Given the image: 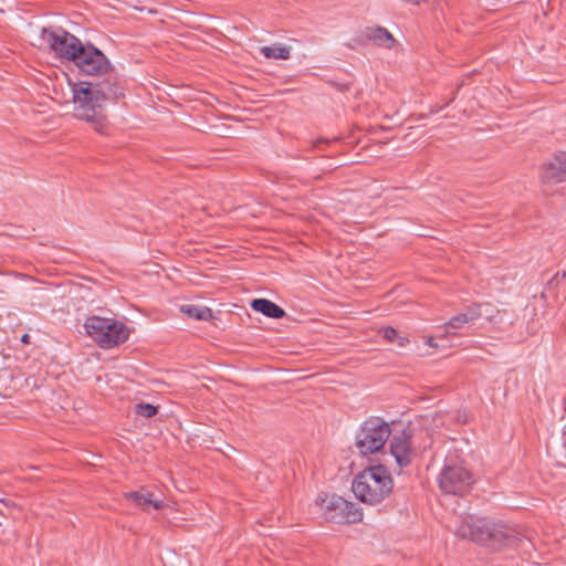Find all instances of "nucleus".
<instances>
[{"label": "nucleus", "mask_w": 566, "mask_h": 566, "mask_svg": "<svg viewBox=\"0 0 566 566\" xmlns=\"http://www.w3.org/2000/svg\"><path fill=\"white\" fill-rule=\"evenodd\" d=\"M251 308L270 318H283L285 311L268 298H254L250 303Z\"/></svg>", "instance_id": "14"}, {"label": "nucleus", "mask_w": 566, "mask_h": 566, "mask_svg": "<svg viewBox=\"0 0 566 566\" xmlns=\"http://www.w3.org/2000/svg\"><path fill=\"white\" fill-rule=\"evenodd\" d=\"M84 328L87 335L104 349L125 343L130 334L129 328L123 322L95 315L86 318Z\"/></svg>", "instance_id": "6"}, {"label": "nucleus", "mask_w": 566, "mask_h": 566, "mask_svg": "<svg viewBox=\"0 0 566 566\" xmlns=\"http://www.w3.org/2000/svg\"><path fill=\"white\" fill-rule=\"evenodd\" d=\"M28 338H29V335H28V334H24V335L22 336V342L27 343V342H28Z\"/></svg>", "instance_id": "25"}, {"label": "nucleus", "mask_w": 566, "mask_h": 566, "mask_svg": "<svg viewBox=\"0 0 566 566\" xmlns=\"http://www.w3.org/2000/svg\"><path fill=\"white\" fill-rule=\"evenodd\" d=\"M566 277V271L559 273L557 272L554 277L551 280V284L556 283L558 284L560 281H563Z\"/></svg>", "instance_id": "23"}, {"label": "nucleus", "mask_w": 566, "mask_h": 566, "mask_svg": "<svg viewBox=\"0 0 566 566\" xmlns=\"http://www.w3.org/2000/svg\"><path fill=\"white\" fill-rule=\"evenodd\" d=\"M75 116L91 123L95 130L102 133L107 118L104 114L108 101H117L124 96V86L115 75L104 81H78L72 85Z\"/></svg>", "instance_id": "1"}, {"label": "nucleus", "mask_w": 566, "mask_h": 566, "mask_svg": "<svg viewBox=\"0 0 566 566\" xmlns=\"http://www.w3.org/2000/svg\"><path fill=\"white\" fill-rule=\"evenodd\" d=\"M366 40L371 41L374 44L382 48L390 49L395 43L392 34L382 27H368L364 31Z\"/></svg>", "instance_id": "13"}, {"label": "nucleus", "mask_w": 566, "mask_h": 566, "mask_svg": "<svg viewBox=\"0 0 566 566\" xmlns=\"http://www.w3.org/2000/svg\"><path fill=\"white\" fill-rule=\"evenodd\" d=\"M465 528L473 542L495 549L516 547L523 538V534L516 527L488 518H476Z\"/></svg>", "instance_id": "3"}, {"label": "nucleus", "mask_w": 566, "mask_h": 566, "mask_svg": "<svg viewBox=\"0 0 566 566\" xmlns=\"http://www.w3.org/2000/svg\"><path fill=\"white\" fill-rule=\"evenodd\" d=\"M543 184H559L566 181V153L560 151L543 166Z\"/></svg>", "instance_id": "11"}, {"label": "nucleus", "mask_w": 566, "mask_h": 566, "mask_svg": "<svg viewBox=\"0 0 566 566\" xmlns=\"http://www.w3.org/2000/svg\"><path fill=\"white\" fill-rule=\"evenodd\" d=\"M328 84L342 93L347 92L350 88V83H339L336 81H328Z\"/></svg>", "instance_id": "22"}, {"label": "nucleus", "mask_w": 566, "mask_h": 566, "mask_svg": "<svg viewBox=\"0 0 566 566\" xmlns=\"http://www.w3.org/2000/svg\"><path fill=\"white\" fill-rule=\"evenodd\" d=\"M485 305L483 304H472L465 308L463 315H465L468 323L474 322L475 319L485 316L488 319L491 318V314L488 311L484 313L482 310Z\"/></svg>", "instance_id": "18"}, {"label": "nucleus", "mask_w": 566, "mask_h": 566, "mask_svg": "<svg viewBox=\"0 0 566 566\" xmlns=\"http://www.w3.org/2000/svg\"><path fill=\"white\" fill-rule=\"evenodd\" d=\"M390 453L400 469L408 467L412 455L411 433L402 430L399 434H394L390 440Z\"/></svg>", "instance_id": "10"}, {"label": "nucleus", "mask_w": 566, "mask_h": 566, "mask_svg": "<svg viewBox=\"0 0 566 566\" xmlns=\"http://www.w3.org/2000/svg\"><path fill=\"white\" fill-rule=\"evenodd\" d=\"M18 388V378L10 368L0 369V395L9 397Z\"/></svg>", "instance_id": "15"}, {"label": "nucleus", "mask_w": 566, "mask_h": 566, "mask_svg": "<svg viewBox=\"0 0 566 566\" xmlns=\"http://www.w3.org/2000/svg\"><path fill=\"white\" fill-rule=\"evenodd\" d=\"M314 502L319 509L323 518L327 522L355 524L363 520V511L356 503L347 501L335 493L318 494Z\"/></svg>", "instance_id": "5"}, {"label": "nucleus", "mask_w": 566, "mask_h": 566, "mask_svg": "<svg viewBox=\"0 0 566 566\" xmlns=\"http://www.w3.org/2000/svg\"><path fill=\"white\" fill-rule=\"evenodd\" d=\"M394 489V480L384 464L365 468L355 475L352 491L363 503L377 505L387 499Z\"/></svg>", "instance_id": "2"}, {"label": "nucleus", "mask_w": 566, "mask_h": 566, "mask_svg": "<svg viewBox=\"0 0 566 566\" xmlns=\"http://www.w3.org/2000/svg\"><path fill=\"white\" fill-rule=\"evenodd\" d=\"M39 48L45 49L62 62L72 63L83 41L63 28H42L39 35Z\"/></svg>", "instance_id": "4"}, {"label": "nucleus", "mask_w": 566, "mask_h": 566, "mask_svg": "<svg viewBox=\"0 0 566 566\" xmlns=\"http://www.w3.org/2000/svg\"><path fill=\"white\" fill-rule=\"evenodd\" d=\"M396 339H397L398 345H399L400 347H403V346H406V345L409 343V339H408L407 337H403V336H398V335H397V338H396Z\"/></svg>", "instance_id": "24"}, {"label": "nucleus", "mask_w": 566, "mask_h": 566, "mask_svg": "<svg viewBox=\"0 0 566 566\" xmlns=\"http://www.w3.org/2000/svg\"><path fill=\"white\" fill-rule=\"evenodd\" d=\"M380 333H381L382 337L385 339H387L388 342L396 340L397 334H398L397 329L391 326H386V327L381 328Z\"/></svg>", "instance_id": "21"}, {"label": "nucleus", "mask_w": 566, "mask_h": 566, "mask_svg": "<svg viewBox=\"0 0 566 566\" xmlns=\"http://www.w3.org/2000/svg\"><path fill=\"white\" fill-rule=\"evenodd\" d=\"M391 436L390 423L380 417L367 418L356 433L355 447L361 455L379 452Z\"/></svg>", "instance_id": "7"}, {"label": "nucleus", "mask_w": 566, "mask_h": 566, "mask_svg": "<svg viewBox=\"0 0 566 566\" xmlns=\"http://www.w3.org/2000/svg\"><path fill=\"white\" fill-rule=\"evenodd\" d=\"M467 323L468 321L465 315H463V313H460L450 318L449 322L446 323V332L454 333L455 329L462 328Z\"/></svg>", "instance_id": "20"}, {"label": "nucleus", "mask_w": 566, "mask_h": 566, "mask_svg": "<svg viewBox=\"0 0 566 566\" xmlns=\"http://www.w3.org/2000/svg\"><path fill=\"white\" fill-rule=\"evenodd\" d=\"M180 311L190 318L198 321H210L212 318V311L207 306H197L192 304L181 305Z\"/></svg>", "instance_id": "16"}, {"label": "nucleus", "mask_w": 566, "mask_h": 566, "mask_svg": "<svg viewBox=\"0 0 566 566\" xmlns=\"http://www.w3.org/2000/svg\"><path fill=\"white\" fill-rule=\"evenodd\" d=\"M135 411L138 416L151 418L158 413V406L148 402H140L136 405Z\"/></svg>", "instance_id": "19"}, {"label": "nucleus", "mask_w": 566, "mask_h": 566, "mask_svg": "<svg viewBox=\"0 0 566 566\" xmlns=\"http://www.w3.org/2000/svg\"><path fill=\"white\" fill-rule=\"evenodd\" d=\"M473 478L470 471L460 465H446L439 475V486L446 494L463 496L470 492Z\"/></svg>", "instance_id": "9"}, {"label": "nucleus", "mask_w": 566, "mask_h": 566, "mask_svg": "<svg viewBox=\"0 0 566 566\" xmlns=\"http://www.w3.org/2000/svg\"><path fill=\"white\" fill-rule=\"evenodd\" d=\"M80 75L101 77L113 75L114 70L105 53L90 41L83 42L75 59L71 63Z\"/></svg>", "instance_id": "8"}, {"label": "nucleus", "mask_w": 566, "mask_h": 566, "mask_svg": "<svg viewBox=\"0 0 566 566\" xmlns=\"http://www.w3.org/2000/svg\"><path fill=\"white\" fill-rule=\"evenodd\" d=\"M261 53L266 59L287 60L291 56V48L282 44H274L273 46H263Z\"/></svg>", "instance_id": "17"}, {"label": "nucleus", "mask_w": 566, "mask_h": 566, "mask_svg": "<svg viewBox=\"0 0 566 566\" xmlns=\"http://www.w3.org/2000/svg\"><path fill=\"white\" fill-rule=\"evenodd\" d=\"M124 497L144 511H148L150 506L155 510H160L165 506L164 501L154 499L153 493L145 488L138 491L126 492Z\"/></svg>", "instance_id": "12"}, {"label": "nucleus", "mask_w": 566, "mask_h": 566, "mask_svg": "<svg viewBox=\"0 0 566 566\" xmlns=\"http://www.w3.org/2000/svg\"><path fill=\"white\" fill-rule=\"evenodd\" d=\"M428 344H429L430 346H436V344H433V338H432V337H430V338L428 339Z\"/></svg>", "instance_id": "26"}]
</instances>
